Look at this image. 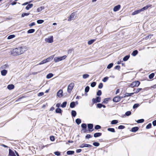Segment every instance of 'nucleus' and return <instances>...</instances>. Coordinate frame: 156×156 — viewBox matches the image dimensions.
<instances>
[{
  "mask_svg": "<svg viewBox=\"0 0 156 156\" xmlns=\"http://www.w3.org/2000/svg\"><path fill=\"white\" fill-rule=\"evenodd\" d=\"M11 54L13 56H16L20 55L19 48L13 49L12 51Z\"/></svg>",
  "mask_w": 156,
  "mask_h": 156,
  "instance_id": "f257e3e1",
  "label": "nucleus"
},
{
  "mask_svg": "<svg viewBox=\"0 0 156 156\" xmlns=\"http://www.w3.org/2000/svg\"><path fill=\"white\" fill-rule=\"evenodd\" d=\"M67 57L66 55L60 57H55L54 58V61L55 62H57L65 59Z\"/></svg>",
  "mask_w": 156,
  "mask_h": 156,
  "instance_id": "f03ea898",
  "label": "nucleus"
},
{
  "mask_svg": "<svg viewBox=\"0 0 156 156\" xmlns=\"http://www.w3.org/2000/svg\"><path fill=\"white\" fill-rule=\"evenodd\" d=\"M140 84V82L139 81H136L132 82L129 85V87H138Z\"/></svg>",
  "mask_w": 156,
  "mask_h": 156,
  "instance_id": "7ed1b4c3",
  "label": "nucleus"
},
{
  "mask_svg": "<svg viewBox=\"0 0 156 156\" xmlns=\"http://www.w3.org/2000/svg\"><path fill=\"white\" fill-rule=\"evenodd\" d=\"M20 55L23 53L25 51L27 50V48L25 46H22L19 48Z\"/></svg>",
  "mask_w": 156,
  "mask_h": 156,
  "instance_id": "20e7f679",
  "label": "nucleus"
},
{
  "mask_svg": "<svg viewBox=\"0 0 156 156\" xmlns=\"http://www.w3.org/2000/svg\"><path fill=\"white\" fill-rule=\"evenodd\" d=\"M74 86V83H71L68 87L67 91L69 93H70L72 90Z\"/></svg>",
  "mask_w": 156,
  "mask_h": 156,
  "instance_id": "39448f33",
  "label": "nucleus"
},
{
  "mask_svg": "<svg viewBox=\"0 0 156 156\" xmlns=\"http://www.w3.org/2000/svg\"><path fill=\"white\" fill-rule=\"evenodd\" d=\"M101 98L99 96H98L96 98H93L92 100V102L94 103L99 102L101 101Z\"/></svg>",
  "mask_w": 156,
  "mask_h": 156,
  "instance_id": "423d86ee",
  "label": "nucleus"
},
{
  "mask_svg": "<svg viewBox=\"0 0 156 156\" xmlns=\"http://www.w3.org/2000/svg\"><path fill=\"white\" fill-rule=\"evenodd\" d=\"M45 41L46 42L49 43H51L53 42V37L52 36L50 38L45 39Z\"/></svg>",
  "mask_w": 156,
  "mask_h": 156,
  "instance_id": "0eeeda50",
  "label": "nucleus"
},
{
  "mask_svg": "<svg viewBox=\"0 0 156 156\" xmlns=\"http://www.w3.org/2000/svg\"><path fill=\"white\" fill-rule=\"evenodd\" d=\"M121 100V96H116L114 97L113 101L114 102H117Z\"/></svg>",
  "mask_w": 156,
  "mask_h": 156,
  "instance_id": "6e6552de",
  "label": "nucleus"
},
{
  "mask_svg": "<svg viewBox=\"0 0 156 156\" xmlns=\"http://www.w3.org/2000/svg\"><path fill=\"white\" fill-rule=\"evenodd\" d=\"M75 16V13L74 12L73 13L70 15L69 18L68 19V21H71L72 20Z\"/></svg>",
  "mask_w": 156,
  "mask_h": 156,
  "instance_id": "1a4fd4ad",
  "label": "nucleus"
},
{
  "mask_svg": "<svg viewBox=\"0 0 156 156\" xmlns=\"http://www.w3.org/2000/svg\"><path fill=\"white\" fill-rule=\"evenodd\" d=\"M92 146V145L90 144H83L80 146V148L84 147H91Z\"/></svg>",
  "mask_w": 156,
  "mask_h": 156,
  "instance_id": "9d476101",
  "label": "nucleus"
},
{
  "mask_svg": "<svg viewBox=\"0 0 156 156\" xmlns=\"http://www.w3.org/2000/svg\"><path fill=\"white\" fill-rule=\"evenodd\" d=\"M120 7L121 5H118L115 6L113 9V11L115 12L118 11L120 8Z\"/></svg>",
  "mask_w": 156,
  "mask_h": 156,
  "instance_id": "9b49d317",
  "label": "nucleus"
},
{
  "mask_svg": "<svg viewBox=\"0 0 156 156\" xmlns=\"http://www.w3.org/2000/svg\"><path fill=\"white\" fill-rule=\"evenodd\" d=\"M63 91L62 90H60L57 92V95L58 97H61L62 96Z\"/></svg>",
  "mask_w": 156,
  "mask_h": 156,
  "instance_id": "f8f14e48",
  "label": "nucleus"
},
{
  "mask_svg": "<svg viewBox=\"0 0 156 156\" xmlns=\"http://www.w3.org/2000/svg\"><path fill=\"white\" fill-rule=\"evenodd\" d=\"M151 6L152 5H148L144 7H143V8L140 9L142 12L143 11L145 10H147L149 7H151Z\"/></svg>",
  "mask_w": 156,
  "mask_h": 156,
  "instance_id": "ddd939ff",
  "label": "nucleus"
},
{
  "mask_svg": "<svg viewBox=\"0 0 156 156\" xmlns=\"http://www.w3.org/2000/svg\"><path fill=\"white\" fill-rule=\"evenodd\" d=\"M54 57V55H52L50 56V57L47 58V59H45V60L47 62L51 61L53 59Z\"/></svg>",
  "mask_w": 156,
  "mask_h": 156,
  "instance_id": "4468645a",
  "label": "nucleus"
},
{
  "mask_svg": "<svg viewBox=\"0 0 156 156\" xmlns=\"http://www.w3.org/2000/svg\"><path fill=\"white\" fill-rule=\"evenodd\" d=\"M141 9H140L138 10H136V11H135L133 12L132 13V15H136L140 12H141Z\"/></svg>",
  "mask_w": 156,
  "mask_h": 156,
  "instance_id": "2eb2a0df",
  "label": "nucleus"
},
{
  "mask_svg": "<svg viewBox=\"0 0 156 156\" xmlns=\"http://www.w3.org/2000/svg\"><path fill=\"white\" fill-rule=\"evenodd\" d=\"M9 154L11 156H16L14 152L10 149L9 150Z\"/></svg>",
  "mask_w": 156,
  "mask_h": 156,
  "instance_id": "dca6fc26",
  "label": "nucleus"
},
{
  "mask_svg": "<svg viewBox=\"0 0 156 156\" xmlns=\"http://www.w3.org/2000/svg\"><path fill=\"white\" fill-rule=\"evenodd\" d=\"M7 71L5 69H4L1 71V74L3 76H5L7 73Z\"/></svg>",
  "mask_w": 156,
  "mask_h": 156,
  "instance_id": "f3484780",
  "label": "nucleus"
},
{
  "mask_svg": "<svg viewBox=\"0 0 156 156\" xmlns=\"http://www.w3.org/2000/svg\"><path fill=\"white\" fill-rule=\"evenodd\" d=\"M110 100H111L110 98H105L104 99L102 103L105 104H107L108 103V101H109Z\"/></svg>",
  "mask_w": 156,
  "mask_h": 156,
  "instance_id": "a211bd4d",
  "label": "nucleus"
},
{
  "mask_svg": "<svg viewBox=\"0 0 156 156\" xmlns=\"http://www.w3.org/2000/svg\"><path fill=\"white\" fill-rule=\"evenodd\" d=\"M102 135V133H94V136L95 137H97L101 136Z\"/></svg>",
  "mask_w": 156,
  "mask_h": 156,
  "instance_id": "6ab92c4d",
  "label": "nucleus"
},
{
  "mask_svg": "<svg viewBox=\"0 0 156 156\" xmlns=\"http://www.w3.org/2000/svg\"><path fill=\"white\" fill-rule=\"evenodd\" d=\"M139 129V128L138 127H133L131 129V131L133 132H135Z\"/></svg>",
  "mask_w": 156,
  "mask_h": 156,
  "instance_id": "aec40b11",
  "label": "nucleus"
},
{
  "mask_svg": "<svg viewBox=\"0 0 156 156\" xmlns=\"http://www.w3.org/2000/svg\"><path fill=\"white\" fill-rule=\"evenodd\" d=\"M14 87V86L12 84H9L7 86V88L9 90L13 89Z\"/></svg>",
  "mask_w": 156,
  "mask_h": 156,
  "instance_id": "412c9836",
  "label": "nucleus"
},
{
  "mask_svg": "<svg viewBox=\"0 0 156 156\" xmlns=\"http://www.w3.org/2000/svg\"><path fill=\"white\" fill-rule=\"evenodd\" d=\"M33 6L32 4H28L26 7V9L27 10H29L30 8H32Z\"/></svg>",
  "mask_w": 156,
  "mask_h": 156,
  "instance_id": "4be33fe9",
  "label": "nucleus"
},
{
  "mask_svg": "<svg viewBox=\"0 0 156 156\" xmlns=\"http://www.w3.org/2000/svg\"><path fill=\"white\" fill-rule=\"evenodd\" d=\"M76 105L75 102L73 101L70 104V107L71 108H74Z\"/></svg>",
  "mask_w": 156,
  "mask_h": 156,
  "instance_id": "5701e85b",
  "label": "nucleus"
},
{
  "mask_svg": "<svg viewBox=\"0 0 156 156\" xmlns=\"http://www.w3.org/2000/svg\"><path fill=\"white\" fill-rule=\"evenodd\" d=\"M134 93H126L124 95V97H129V96H131L133 95L134 94Z\"/></svg>",
  "mask_w": 156,
  "mask_h": 156,
  "instance_id": "b1692460",
  "label": "nucleus"
},
{
  "mask_svg": "<svg viewBox=\"0 0 156 156\" xmlns=\"http://www.w3.org/2000/svg\"><path fill=\"white\" fill-rule=\"evenodd\" d=\"M138 51L137 50L134 51L132 53V55L134 56H136L138 54Z\"/></svg>",
  "mask_w": 156,
  "mask_h": 156,
  "instance_id": "393cba45",
  "label": "nucleus"
},
{
  "mask_svg": "<svg viewBox=\"0 0 156 156\" xmlns=\"http://www.w3.org/2000/svg\"><path fill=\"white\" fill-rule=\"evenodd\" d=\"M74 151H67L66 154L68 155H72L74 154Z\"/></svg>",
  "mask_w": 156,
  "mask_h": 156,
  "instance_id": "a878e982",
  "label": "nucleus"
},
{
  "mask_svg": "<svg viewBox=\"0 0 156 156\" xmlns=\"http://www.w3.org/2000/svg\"><path fill=\"white\" fill-rule=\"evenodd\" d=\"M88 128L89 129H92L93 127V125L92 124H88L87 125Z\"/></svg>",
  "mask_w": 156,
  "mask_h": 156,
  "instance_id": "bb28decb",
  "label": "nucleus"
},
{
  "mask_svg": "<svg viewBox=\"0 0 156 156\" xmlns=\"http://www.w3.org/2000/svg\"><path fill=\"white\" fill-rule=\"evenodd\" d=\"M76 122L78 125L80 124L81 122V120L80 119H77L75 120Z\"/></svg>",
  "mask_w": 156,
  "mask_h": 156,
  "instance_id": "cd10ccee",
  "label": "nucleus"
},
{
  "mask_svg": "<svg viewBox=\"0 0 156 156\" xmlns=\"http://www.w3.org/2000/svg\"><path fill=\"white\" fill-rule=\"evenodd\" d=\"M71 115L73 117H75L76 115V111L74 110H72L71 111Z\"/></svg>",
  "mask_w": 156,
  "mask_h": 156,
  "instance_id": "c85d7f7f",
  "label": "nucleus"
},
{
  "mask_svg": "<svg viewBox=\"0 0 156 156\" xmlns=\"http://www.w3.org/2000/svg\"><path fill=\"white\" fill-rule=\"evenodd\" d=\"M81 127L83 130H86L87 129V125L85 123H83L81 125Z\"/></svg>",
  "mask_w": 156,
  "mask_h": 156,
  "instance_id": "c756f323",
  "label": "nucleus"
},
{
  "mask_svg": "<svg viewBox=\"0 0 156 156\" xmlns=\"http://www.w3.org/2000/svg\"><path fill=\"white\" fill-rule=\"evenodd\" d=\"M62 110L61 109L59 108H56L55 110V112L56 113H61Z\"/></svg>",
  "mask_w": 156,
  "mask_h": 156,
  "instance_id": "7c9ffc66",
  "label": "nucleus"
},
{
  "mask_svg": "<svg viewBox=\"0 0 156 156\" xmlns=\"http://www.w3.org/2000/svg\"><path fill=\"white\" fill-rule=\"evenodd\" d=\"M53 76V75L52 73H49L46 76V78L47 79H50Z\"/></svg>",
  "mask_w": 156,
  "mask_h": 156,
  "instance_id": "2f4dec72",
  "label": "nucleus"
},
{
  "mask_svg": "<svg viewBox=\"0 0 156 156\" xmlns=\"http://www.w3.org/2000/svg\"><path fill=\"white\" fill-rule=\"evenodd\" d=\"M35 30L34 29H32L28 30L27 32L28 34H31L33 33L35 31Z\"/></svg>",
  "mask_w": 156,
  "mask_h": 156,
  "instance_id": "473e14b6",
  "label": "nucleus"
},
{
  "mask_svg": "<svg viewBox=\"0 0 156 156\" xmlns=\"http://www.w3.org/2000/svg\"><path fill=\"white\" fill-rule=\"evenodd\" d=\"M129 58V55H127L125 56L123 58V60L124 61H127Z\"/></svg>",
  "mask_w": 156,
  "mask_h": 156,
  "instance_id": "72a5a7b5",
  "label": "nucleus"
},
{
  "mask_svg": "<svg viewBox=\"0 0 156 156\" xmlns=\"http://www.w3.org/2000/svg\"><path fill=\"white\" fill-rule=\"evenodd\" d=\"M118 123V121L116 120H114L111 122V124L112 125Z\"/></svg>",
  "mask_w": 156,
  "mask_h": 156,
  "instance_id": "f704fd0d",
  "label": "nucleus"
},
{
  "mask_svg": "<svg viewBox=\"0 0 156 156\" xmlns=\"http://www.w3.org/2000/svg\"><path fill=\"white\" fill-rule=\"evenodd\" d=\"M108 130L111 132L114 133L115 132V129L113 128H108Z\"/></svg>",
  "mask_w": 156,
  "mask_h": 156,
  "instance_id": "c9c22d12",
  "label": "nucleus"
},
{
  "mask_svg": "<svg viewBox=\"0 0 156 156\" xmlns=\"http://www.w3.org/2000/svg\"><path fill=\"white\" fill-rule=\"evenodd\" d=\"M67 102L66 101H64L62 103V104L61 105V107L62 108H65Z\"/></svg>",
  "mask_w": 156,
  "mask_h": 156,
  "instance_id": "e433bc0d",
  "label": "nucleus"
},
{
  "mask_svg": "<svg viewBox=\"0 0 156 156\" xmlns=\"http://www.w3.org/2000/svg\"><path fill=\"white\" fill-rule=\"evenodd\" d=\"M95 39H92L88 41V44L89 45H90L92 44L95 41Z\"/></svg>",
  "mask_w": 156,
  "mask_h": 156,
  "instance_id": "4c0bfd02",
  "label": "nucleus"
},
{
  "mask_svg": "<svg viewBox=\"0 0 156 156\" xmlns=\"http://www.w3.org/2000/svg\"><path fill=\"white\" fill-rule=\"evenodd\" d=\"M142 89L141 88H137L136 90L134 89L133 91L135 90V91L134 93H138L140 90Z\"/></svg>",
  "mask_w": 156,
  "mask_h": 156,
  "instance_id": "58836bf2",
  "label": "nucleus"
},
{
  "mask_svg": "<svg viewBox=\"0 0 156 156\" xmlns=\"http://www.w3.org/2000/svg\"><path fill=\"white\" fill-rule=\"evenodd\" d=\"M15 37V35L12 34L11 35L9 36L7 38V39H12L13 38H14Z\"/></svg>",
  "mask_w": 156,
  "mask_h": 156,
  "instance_id": "ea45409f",
  "label": "nucleus"
},
{
  "mask_svg": "<svg viewBox=\"0 0 156 156\" xmlns=\"http://www.w3.org/2000/svg\"><path fill=\"white\" fill-rule=\"evenodd\" d=\"M44 7L41 6L38 8L37 9V11L38 12H40L43 9H44Z\"/></svg>",
  "mask_w": 156,
  "mask_h": 156,
  "instance_id": "a19ab883",
  "label": "nucleus"
},
{
  "mask_svg": "<svg viewBox=\"0 0 156 156\" xmlns=\"http://www.w3.org/2000/svg\"><path fill=\"white\" fill-rule=\"evenodd\" d=\"M44 22V20H37V23L38 24H41Z\"/></svg>",
  "mask_w": 156,
  "mask_h": 156,
  "instance_id": "79ce46f5",
  "label": "nucleus"
},
{
  "mask_svg": "<svg viewBox=\"0 0 156 156\" xmlns=\"http://www.w3.org/2000/svg\"><path fill=\"white\" fill-rule=\"evenodd\" d=\"M113 63H112L109 64L108 66L107 67V68L108 69H110L112 67V66H113Z\"/></svg>",
  "mask_w": 156,
  "mask_h": 156,
  "instance_id": "37998d69",
  "label": "nucleus"
},
{
  "mask_svg": "<svg viewBox=\"0 0 156 156\" xmlns=\"http://www.w3.org/2000/svg\"><path fill=\"white\" fill-rule=\"evenodd\" d=\"M154 76V73H152L149 76V78L150 79H152L153 78Z\"/></svg>",
  "mask_w": 156,
  "mask_h": 156,
  "instance_id": "c03bdc74",
  "label": "nucleus"
},
{
  "mask_svg": "<svg viewBox=\"0 0 156 156\" xmlns=\"http://www.w3.org/2000/svg\"><path fill=\"white\" fill-rule=\"evenodd\" d=\"M29 13H24L22 14L21 16L22 17H24L25 16H27L29 15Z\"/></svg>",
  "mask_w": 156,
  "mask_h": 156,
  "instance_id": "a18cd8bd",
  "label": "nucleus"
},
{
  "mask_svg": "<svg viewBox=\"0 0 156 156\" xmlns=\"http://www.w3.org/2000/svg\"><path fill=\"white\" fill-rule=\"evenodd\" d=\"M90 89V87L88 86H87L85 89V91L86 93H87Z\"/></svg>",
  "mask_w": 156,
  "mask_h": 156,
  "instance_id": "49530a36",
  "label": "nucleus"
},
{
  "mask_svg": "<svg viewBox=\"0 0 156 156\" xmlns=\"http://www.w3.org/2000/svg\"><path fill=\"white\" fill-rule=\"evenodd\" d=\"M100 145V144L97 142H94L93 143V145L96 147H98Z\"/></svg>",
  "mask_w": 156,
  "mask_h": 156,
  "instance_id": "de8ad7c7",
  "label": "nucleus"
},
{
  "mask_svg": "<svg viewBox=\"0 0 156 156\" xmlns=\"http://www.w3.org/2000/svg\"><path fill=\"white\" fill-rule=\"evenodd\" d=\"M102 92L101 90H98L97 93V95L98 96H100L101 95Z\"/></svg>",
  "mask_w": 156,
  "mask_h": 156,
  "instance_id": "09e8293b",
  "label": "nucleus"
},
{
  "mask_svg": "<svg viewBox=\"0 0 156 156\" xmlns=\"http://www.w3.org/2000/svg\"><path fill=\"white\" fill-rule=\"evenodd\" d=\"M89 76V75L88 74H84L83 75V79H86L88 78Z\"/></svg>",
  "mask_w": 156,
  "mask_h": 156,
  "instance_id": "8fccbe9b",
  "label": "nucleus"
},
{
  "mask_svg": "<svg viewBox=\"0 0 156 156\" xmlns=\"http://www.w3.org/2000/svg\"><path fill=\"white\" fill-rule=\"evenodd\" d=\"M144 121V120L143 119H141L137 120L136 122L138 123H141L143 122Z\"/></svg>",
  "mask_w": 156,
  "mask_h": 156,
  "instance_id": "3c124183",
  "label": "nucleus"
},
{
  "mask_svg": "<svg viewBox=\"0 0 156 156\" xmlns=\"http://www.w3.org/2000/svg\"><path fill=\"white\" fill-rule=\"evenodd\" d=\"M152 125L151 123H149L146 126V129H149L151 127Z\"/></svg>",
  "mask_w": 156,
  "mask_h": 156,
  "instance_id": "603ef678",
  "label": "nucleus"
},
{
  "mask_svg": "<svg viewBox=\"0 0 156 156\" xmlns=\"http://www.w3.org/2000/svg\"><path fill=\"white\" fill-rule=\"evenodd\" d=\"M96 82H93L91 83L90 86L92 87H94L96 86Z\"/></svg>",
  "mask_w": 156,
  "mask_h": 156,
  "instance_id": "864d4df0",
  "label": "nucleus"
},
{
  "mask_svg": "<svg viewBox=\"0 0 156 156\" xmlns=\"http://www.w3.org/2000/svg\"><path fill=\"white\" fill-rule=\"evenodd\" d=\"M47 62L45 59H44L41 61L39 64V65H41L45 63H46Z\"/></svg>",
  "mask_w": 156,
  "mask_h": 156,
  "instance_id": "5fc2aeb1",
  "label": "nucleus"
},
{
  "mask_svg": "<svg viewBox=\"0 0 156 156\" xmlns=\"http://www.w3.org/2000/svg\"><path fill=\"white\" fill-rule=\"evenodd\" d=\"M139 106V105L138 104H135L133 106V108H135L138 107Z\"/></svg>",
  "mask_w": 156,
  "mask_h": 156,
  "instance_id": "6e6d98bb",
  "label": "nucleus"
},
{
  "mask_svg": "<svg viewBox=\"0 0 156 156\" xmlns=\"http://www.w3.org/2000/svg\"><path fill=\"white\" fill-rule=\"evenodd\" d=\"M101 128V126L99 125H96L95 126L94 128L96 129H98Z\"/></svg>",
  "mask_w": 156,
  "mask_h": 156,
  "instance_id": "4d7b16f0",
  "label": "nucleus"
},
{
  "mask_svg": "<svg viewBox=\"0 0 156 156\" xmlns=\"http://www.w3.org/2000/svg\"><path fill=\"white\" fill-rule=\"evenodd\" d=\"M131 112L130 111H128L126 112L125 113V115L127 116H128L130 115L131 114Z\"/></svg>",
  "mask_w": 156,
  "mask_h": 156,
  "instance_id": "13d9d810",
  "label": "nucleus"
},
{
  "mask_svg": "<svg viewBox=\"0 0 156 156\" xmlns=\"http://www.w3.org/2000/svg\"><path fill=\"white\" fill-rule=\"evenodd\" d=\"M108 77L106 76V77H104L103 79L102 80V81L104 82H105L107 81L108 80Z\"/></svg>",
  "mask_w": 156,
  "mask_h": 156,
  "instance_id": "bf43d9fd",
  "label": "nucleus"
},
{
  "mask_svg": "<svg viewBox=\"0 0 156 156\" xmlns=\"http://www.w3.org/2000/svg\"><path fill=\"white\" fill-rule=\"evenodd\" d=\"M125 128V126L123 125H120L118 127V128L119 129H124Z\"/></svg>",
  "mask_w": 156,
  "mask_h": 156,
  "instance_id": "052dcab7",
  "label": "nucleus"
},
{
  "mask_svg": "<svg viewBox=\"0 0 156 156\" xmlns=\"http://www.w3.org/2000/svg\"><path fill=\"white\" fill-rule=\"evenodd\" d=\"M50 140L52 141H54L55 140L54 137L52 136H50Z\"/></svg>",
  "mask_w": 156,
  "mask_h": 156,
  "instance_id": "680f3d73",
  "label": "nucleus"
},
{
  "mask_svg": "<svg viewBox=\"0 0 156 156\" xmlns=\"http://www.w3.org/2000/svg\"><path fill=\"white\" fill-rule=\"evenodd\" d=\"M103 86V83H100L98 85V87L99 89H101L102 88Z\"/></svg>",
  "mask_w": 156,
  "mask_h": 156,
  "instance_id": "e2e57ef3",
  "label": "nucleus"
},
{
  "mask_svg": "<svg viewBox=\"0 0 156 156\" xmlns=\"http://www.w3.org/2000/svg\"><path fill=\"white\" fill-rule=\"evenodd\" d=\"M54 154L57 156H59L60 154V152L58 151L55 152Z\"/></svg>",
  "mask_w": 156,
  "mask_h": 156,
  "instance_id": "0e129e2a",
  "label": "nucleus"
},
{
  "mask_svg": "<svg viewBox=\"0 0 156 156\" xmlns=\"http://www.w3.org/2000/svg\"><path fill=\"white\" fill-rule=\"evenodd\" d=\"M97 107L99 108H101L102 107V104L101 103L98 104Z\"/></svg>",
  "mask_w": 156,
  "mask_h": 156,
  "instance_id": "69168bd1",
  "label": "nucleus"
},
{
  "mask_svg": "<svg viewBox=\"0 0 156 156\" xmlns=\"http://www.w3.org/2000/svg\"><path fill=\"white\" fill-rule=\"evenodd\" d=\"M92 136H91V135L88 134H87L85 136L86 139H89L90 137H91Z\"/></svg>",
  "mask_w": 156,
  "mask_h": 156,
  "instance_id": "338daca9",
  "label": "nucleus"
},
{
  "mask_svg": "<svg viewBox=\"0 0 156 156\" xmlns=\"http://www.w3.org/2000/svg\"><path fill=\"white\" fill-rule=\"evenodd\" d=\"M152 124L153 126H156V120H154L152 122Z\"/></svg>",
  "mask_w": 156,
  "mask_h": 156,
  "instance_id": "774afa93",
  "label": "nucleus"
}]
</instances>
